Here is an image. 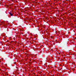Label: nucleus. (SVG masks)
<instances>
[{"label": "nucleus", "mask_w": 76, "mask_h": 76, "mask_svg": "<svg viewBox=\"0 0 76 76\" xmlns=\"http://www.w3.org/2000/svg\"><path fill=\"white\" fill-rule=\"evenodd\" d=\"M73 56H74V55H73Z\"/></svg>", "instance_id": "nucleus-4"}, {"label": "nucleus", "mask_w": 76, "mask_h": 76, "mask_svg": "<svg viewBox=\"0 0 76 76\" xmlns=\"http://www.w3.org/2000/svg\"><path fill=\"white\" fill-rule=\"evenodd\" d=\"M10 14L11 16H13V14H12V13L11 12H10Z\"/></svg>", "instance_id": "nucleus-1"}, {"label": "nucleus", "mask_w": 76, "mask_h": 76, "mask_svg": "<svg viewBox=\"0 0 76 76\" xmlns=\"http://www.w3.org/2000/svg\"><path fill=\"white\" fill-rule=\"evenodd\" d=\"M67 55V56H70V55Z\"/></svg>", "instance_id": "nucleus-2"}, {"label": "nucleus", "mask_w": 76, "mask_h": 76, "mask_svg": "<svg viewBox=\"0 0 76 76\" xmlns=\"http://www.w3.org/2000/svg\"><path fill=\"white\" fill-rule=\"evenodd\" d=\"M55 55H56V54H55Z\"/></svg>", "instance_id": "nucleus-3"}]
</instances>
